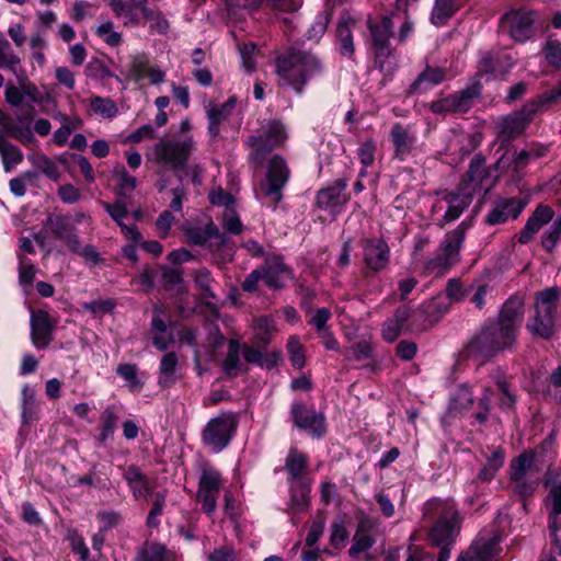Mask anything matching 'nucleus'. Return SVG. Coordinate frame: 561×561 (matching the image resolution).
<instances>
[{"label": "nucleus", "mask_w": 561, "mask_h": 561, "mask_svg": "<svg viewBox=\"0 0 561 561\" xmlns=\"http://www.w3.org/2000/svg\"><path fill=\"white\" fill-rule=\"evenodd\" d=\"M525 301L523 296L510 297L495 318L486 320L463 344L460 356L478 365L494 362L506 353L518 348V337L524 321Z\"/></svg>", "instance_id": "nucleus-1"}, {"label": "nucleus", "mask_w": 561, "mask_h": 561, "mask_svg": "<svg viewBox=\"0 0 561 561\" xmlns=\"http://www.w3.org/2000/svg\"><path fill=\"white\" fill-rule=\"evenodd\" d=\"M514 65L515 61L512 56L501 50L481 51L477 72L471 78L470 84L445 98L433 101L428 106L431 112L437 115L468 113L476 101L482 96L481 78L495 73L506 75Z\"/></svg>", "instance_id": "nucleus-2"}, {"label": "nucleus", "mask_w": 561, "mask_h": 561, "mask_svg": "<svg viewBox=\"0 0 561 561\" xmlns=\"http://www.w3.org/2000/svg\"><path fill=\"white\" fill-rule=\"evenodd\" d=\"M449 309L446 297L437 295L432 299L425 300L416 308L409 305L399 306L393 316L388 318L381 329L382 339L388 342H394L401 334L423 333L445 316Z\"/></svg>", "instance_id": "nucleus-3"}, {"label": "nucleus", "mask_w": 561, "mask_h": 561, "mask_svg": "<svg viewBox=\"0 0 561 561\" xmlns=\"http://www.w3.org/2000/svg\"><path fill=\"white\" fill-rule=\"evenodd\" d=\"M425 515L436 517L427 534L428 545L439 550L436 561H448L462 527L457 505L453 500H431L425 504Z\"/></svg>", "instance_id": "nucleus-4"}, {"label": "nucleus", "mask_w": 561, "mask_h": 561, "mask_svg": "<svg viewBox=\"0 0 561 561\" xmlns=\"http://www.w3.org/2000/svg\"><path fill=\"white\" fill-rule=\"evenodd\" d=\"M324 71V65L319 56L309 50L289 47L276 58V72L286 84L298 94L304 92L306 84Z\"/></svg>", "instance_id": "nucleus-5"}, {"label": "nucleus", "mask_w": 561, "mask_h": 561, "mask_svg": "<svg viewBox=\"0 0 561 561\" xmlns=\"http://www.w3.org/2000/svg\"><path fill=\"white\" fill-rule=\"evenodd\" d=\"M561 290L559 287H549L536 293L534 316L527 323V331L534 336L550 341L558 330L559 313L558 304Z\"/></svg>", "instance_id": "nucleus-6"}, {"label": "nucleus", "mask_w": 561, "mask_h": 561, "mask_svg": "<svg viewBox=\"0 0 561 561\" xmlns=\"http://www.w3.org/2000/svg\"><path fill=\"white\" fill-rule=\"evenodd\" d=\"M286 138L284 125L278 121H271L257 135H252L247 139L245 145L252 150L248 157L249 162L254 168H260L264 163L266 154L280 147Z\"/></svg>", "instance_id": "nucleus-7"}, {"label": "nucleus", "mask_w": 561, "mask_h": 561, "mask_svg": "<svg viewBox=\"0 0 561 561\" xmlns=\"http://www.w3.org/2000/svg\"><path fill=\"white\" fill-rule=\"evenodd\" d=\"M467 225L461 222L456 229L445 236L437 249L436 255L425 263L430 274H444L460 260V249L465 241Z\"/></svg>", "instance_id": "nucleus-8"}, {"label": "nucleus", "mask_w": 561, "mask_h": 561, "mask_svg": "<svg viewBox=\"0 0 561 561\" xmlns=\"http://www.w3.org/2000/svg\"><path fill=\"white\" fill-rule=\"evenodd\" d=\"M290 178V170L286 160L274 154L267 162L265 180L260 185L259 194L265 198L273 209H276L283 199V190Z\"/></svg>", "instance_id": "nucleus-9"}, {"label": "nucleus", "mask_w": 561, "mask_h": 561, "mask_svg": "<svg viewBox=\"0 0 561 561\" xmlns=\"http://www.w3.org/2000/svg\"><path fill=\"white\" fill-rule=\"evenodd\" d=\"M542 111H545V107L535 96L526 102L520 110L502 117L497 125L502 147L519 137L533 122L536 114Z\"/></svg>", "instance_id": "nucleus-10"}, {"label": "nucleus", "mask_w": 561, "mask_h": 561, "mask_svg": "<svg viewBox=\"0 0 561 561\" xmlns=\"http://www.w3.org/2000/svg\"><path fill=\"white\" fill-rule=\"evenodd\" d=\"M194 149L192 138L176 141L162 139L153 147L156 162L161 165L171 167L176 173L186 168L188 158Z\"/></svg>", "instance_id": "nucleus-11"}, {"label": "nucleus", "mask_w": 561, "mask_h": 561, "mask_svg": "<svg viewBox=\"0 0 561 561\" xmlns=\"http://www.w3.org/2000/svg\"><path fill=\"white\" fill-rule=\"evenodd\" d=\"M536 12L527 9H512L500 19V28L516 43H525L535 35Z\"/></svg>", "instance_id": "nucleus-12"}, {"label": "nucleus", "mask_w": 561, "mask_h": 561, "mask_svg": "<svg viewBox=\"0 0 561 561\" xmlns=\"http://www.w3.org/2000/svg\"><path fill=\"white\" fill-rule=\"evenodd\" d=\"M237 426L238 422L231 413H221L207 422L202 431V440L219 453L229 445Z\"/></svg>", "instance_id": "nucleus-13"}, {"label": "nucleus", "mask_w": 561, "mask_h": 561, "mask_svg": "<svg viewBox=\"0 0 561 561\" xmlns=\"http://www.w3.org/2000/svg\"><path fill=\"white\" fill-rule=\"evenodd\" d=\"M289 419L295 427L313 438H321L327 433L324 414L316 411L312 407H308L304 401L291 403Z\"/></svg>", "instance_id": "nucleus-14"}, {"label": "nucleus", "mask_w": 561, "mask_h": 561, "mask_svg": "<svg viewBox=\"0 0 561 561\" xmlns=\"http://www.w3.org/2000/svg\"><path fill=\"white\" fill-rule=\"evenodd\" d=\"M368 30L375 49V65L382 71L386 59L392 55L390 38L393 35V23L391 16L383 15L379 23L368 20Z\"/></svg>", "instance_id": "nucleus-15"}, {"label": "nucleus", "mask_w": 561, "mask_h": 561, "mask_svg": "<svg viewBox=\"0 0 561 561\" xmlns=\"http://www.w3.org/2000/svg\"><path fill=\"white\" fill-rule=\"evenodd\" d=\"M365 267L373 273L383 271L390 261V249L382 238H366L362 241Z\"/></svg>", "instance_id": "nucleus-16"}, {"label": "nucleus", "mask_w": 561, "mask_h": 561, "mask_svg": "<svg viewBox=\"0 0 561 561\" xmlns=\"http://www.w3.org/2000/svg\"><path fill=\"white\" fill-rule=\"evenodd\" d=\"M44 228L49 231L53 238L61 241L68 250L78 249L79 236L77 233V228L71 222L69 216L61 214H48L44 221Z\"/></svg>", "instance_id": "nucleus-17"}, {"label": "nucleus", "mask_w": 561, "mask_h": 561, "mask_svg": "<svg viewBox=\"0 0 561 561\" xmlns=\"http://www.w3.org/2000/svg\"><path fill=\"white\" fill-rule=\"evenodd\" d=\"M31 337L37 348H46L53 341L56 322L50 314L43 309L31 312Z\"/></svg>", "instance_id": "nucleus-18"}, {"label": "nucleus", "mask_w": 561, "mask_h": 561, "mask_svg": "<svg viewBox=\"0 0 561 561\" xmlns=\"http://www.w3.org/2000/svg\"><path fill=\"white\" fill-rule=\"evenodd\" d=\"M34 116L32 111H25L12 117L2 113V135L5 134L26 145L34 140L31 123Z\"/></svg>", "instance_id": "nucleus-19"}, {"label": "nucleus", "mask_w": 561, "mask_h": 561, "mask_svg": "<svg viewBox=\"0 0 561 561\" xmlns=\"http://www.w3.org/2000/svg\"><path fill=\"white\" fill-rule=\"evenodd\" d=\"M348 180L337 179L332 184L317 192L316 205L320 209H332L345 205L350 201V194L345 193Z\"/></svg>", "instance_id": "nucleus-20"}, {"label": "nucleus", "mask_w": 561, "mask_h": 561, "mask_svg": "<svg viewBox=\"0 0 561 561\" xmlns=\"http://www.w3.org/2000/svg\"><path fill=\"white\" fill-rule=\"evenodd\" d=\"M448 76V71L443 67H432L426 65L415 80L409 85L407 90V96L414 94H423L430 91L432 88L443 83Z\"/></svg>", "instance_id": "nucleus-21"}, {"label": "nucleus", "mask_w": 561, "mask_h": 561, "mask_svg": "<svg viewBox=\"0 0 561 561\" xmlns=\"http://www.w3.org/2000/svg\"><path fill=\"white\" fill-rule=\"evenodd\" d=\"M525 206V202L515 197L499 199L489 211L485 222L493 226L505 222L510 217L516 219L522 214Z\"/></svg>", "instance_id": "nucleus-22"}, {"label": "nucleus", "mask_w": 561, "mask_h": 561, "mask_svg": "<svg viewBox=\"0 0 561 561\" xmlns=\"http://www.w3.org/2000/svg\"><path fill=\"white\" fill-rule=\"evenodd\" d=\"M284 469L287 471V482L313 481L309 476V458L299 451L297 448L291 447L285 459Z\"/></svg>", "instance_id": "nucleus-23"}, {"label": "nucleus", "mask_w": 561, "mask_h": 561, "mask_svg": "<svg viewBox=\"0 0 561 561\" xmlns=\"http://www.w3.org/2000/svg\"><path fill=\"white\" fill-rule=\"evenodd\" d=\"M473 199L472 191H462L456 187L443 196V201L448 204V208L442 218L444 224L458 219L461 214L470 206Z\"/></svg>", "instance_id": "nucleus-24"}, {"label": "nucleus", "mask_w": 561, "mask_h": 561, "mask_svg": "<svg viewBox=\"0 0 561 561\" xmlns=\"http://www.w3.org/2000/svg\"><path fill=\"white\" fill-rule=\"evenodd\" d=\"M313 481L291 482L289 484V501L287 503L288 514H299L310 508V492Z\"/></svg>", "instance_id": "nucleus-25"}, {"label": "nucleus", "mask_w": 561, "mask_h": 561, "mask_svg": "<svg viewBox=\"0 0 561 561\" xmlns=\"http://www.w3.org/2000/svg\"><path fill=\"white\" fill-rule=\"evenodd\" d=\"M390 137L394 146L396 158L403 160L411 153L415 144V136L409 128L402 126L400 123H396L391 128Z\"/></svg>", "instance_id": "nucleus-26"}, {"label": "nucleus", "mask_w": 561, "mask_h": 561, "mask_svg": "<svg viewBox=\"0 0 561 561\" xmlns=\"http://www.w3.org/2000/svg\"><path fill=\"white\" fill-rule=\"evenodd\" d=\"M355 20L350 14L342 15L337 23L339 53L344 57H352L355 53L352 35V27L355 26Z\"/></svg>", "instance_id": "nucleus-27"}, {"label": "nucleus", "mask_w": 561, "mask_h": 561, "mask_svg": "<svg viewBox=\"0 0 561 561\" xmlns=\"http://www.w3.org/2000/svg\"><path fill=\"white\" fill-rule=\"evenodd\" d=\"M135 561H175V553L158 541H145L138 548Z\"/></svg>", "instance_id": "nucleus-28"}, {"label": "nucleus", "mask_w": 561, "mask_h": 561, "mask_svg": "<svg viewBox=\"0 0 561 561\" xmlns=\"http://www.w3.org/2000/svg\"><path fill=\"white\" fill-rule=\"evenodd\" d=\"M21 417L22 424L32 426L34 422L39 420L41 409L36 400L35 391L30 386H24L21 392Z\"/></svg>", "instance_id": "nucleus-29"}, {"label": "nucleus", "mask_w": 561, "mask_h": 561, "mask_svg": "<svg viewBox=\"0 0 561 561\" xmlns=\"http://www.w3.org/2000/svg\"><path fill=\"white\" fill-rule=\"evenodd\" d=\"M538 456V449L526 450L510 462V480L519 481L526 479V474L531 470Z\"/></svg>", "instance_id": "nucleus-30"}, {"label": "nucleus", "mask_w": 561, "mask_h": 561, "mask_svg": "<svg viewBox=\"0 0 561 561\" xmlns=\"http://www.w3.org/2000/svg\"><path fill=\"white\" fill-rule=\"evenodd\" d=\"M369 528V519L362 518L354 534L353 543L348 550V554L352 558H357L362 552L369 550L374 546L375 539L368 534Z\"/></svg>", "instance_id": "nucleus-31"}, {"label": "nucleus", "mask_w": 561, "mask_h": 561, "mask_svg": "<svg viewBox=\"0 0 561 561\" xmlns=\"http://www.w3.org/2000/svg\"><path fill=\"white\" fill-rule=\"evenodd\" d=\"M236 98H229L222 105L213 106L208 110V133L211 138H217L219 135V126L220 124L228 118L231 114V111L236 106Z\"/></svg>", "instance_id": "nucleus-32"}, {"label": "nucleus", "mask_w": 561, "mask_h": 561, "mask_svg": "<svg viewBox=\"0 0 561 561\" xmlns=\"http://www.w3.org/2000/svg\"><path fill=\"white\" fill-rule=\"evenodd\" d=\"M484 164H485V158L479 153L476 154L470 163L469 168L466 171V173L461 176L459 184L457 185L458 188L462 191H472L470 187L472 183H481L483 178L485 176L484 172Z\"/></svg>", "instance_id": "nucleus-33"}, {"label": "nucleus", "mask_w": 561, "mask_h": 561, "mask_svg": "<svg viewBox=\"0 0 561 561\" xmlns=\"http://www.w3.org/2000/svg\"><path fill=\"white\" fill-rule=\"evenodd\" d=\"M179 357L175 352L164 354L160 360L158 385L163 388H170L176 382V368Z\"/></svg>", "instance_id": "nucleus-34"}, {"label": "nucleus", "mask_w": 561, "mask_h": 561, "mask_svg": "<svg viewBox=\"0 0 561 561\" xmlns=\"http://www.w3.org/2000/svg\"><path fill=\"white\" fill-rule=\"evenodd\" d=\"M118 421L119 415L115 405H108L103 410L100 417V433L96 436L100 444H105L114 435Z\"/></svg>", "instance_id": "nucleus-35"}, {"label": "nucleus", "mask_w": 561, "mask_h": 561, "mask_svg": "<svg viewBox=\"0 0 561 561\" xmlns=\"http://www.w3.org/2000/svg\"><path fill=\"white\" fill-rule=\"evenodd\" d=\"M137 9L140 10L142 18L150 21V31L158 34H167L170 30V22L160 10H154L145 5V0H136Z\"/></svg>", "instance_id": "nucleus-36"}, {"label": "nucleus", "mask_w": 561, "mask_h": 561, "mask_svg": "<svg viewBox=\"0 0 561 561\" xmlns=\"http://www.w3.org/2000/svg\"><path fill=\"white\" fill-rule=\"evenodd\" d=\"M459 10L458 0H435L431 22L436 26L445 25Z\"/></svg>", "instance_id": "nucleus-37"}, {"label": "nucleus", "mask_w": 561, "mask_h": 561, "mask_svg": "<svg viewBox=\"0 0 561 561\" xmlns=\"http://www.w3.org/2000/svg\"><path fill=\"white\" fill-rule=\"evenodd\" d=\"M505 461V453L502 448L493 450L492 455L488 457L486 463L478 472L477 480L482 482H490L496 476V472L503 467Z\"/></svg>", "instance_id": "nucleus-38"}, {"label": "nucleus", "mask_w": 561, "mask_h": 561, "mask_svg": "<svg viewBox=\"0 0 561 561\" xmlns=\"http://www.w3.org/2000/svg\"><path fill=\"white\" fill-rule=\"evenodd\" d=\"M222 485L221 473L209 465H204L198 479V490L219 493Z\"/></svg>", "instance_id": "nucleus-39"}, {"label": "nucleus", "mask_w": 561, "mask_h": 561, "mask_svg": "<svg viewBox=\"0 0 561 561\" xmlns=\"http://www.w3.org/2000/svg\"><path fill=\"white\" fill-rule=\"evenodd\" d=\"M499 542L500 537L496 535L490 537L480 536L472 542L469 549L482 561H489L495 556Z\"/></svg>", "instance_id": "nucleus-40"}, {"label": "nucleus", "mask_w": 561, "mask_h": 561, "mask_svg": "<svg viewBox=\"0 0 561 561\" xmlns=\"http://www.w3.org/2000/svg\"><path fill=\"white\" fill-rule=\"evenodd\" d=\"M240 351H242L241 344L238 340L231 339L228 342V353L225 357L221 367L226 376L236 377L237 370L241 367Z\"/></svg>", "instance_id": "nucleus-41"}, {"label": "nucleus", "mask_w": 561, "mask_h": 561, "mask_svg": "<svg viewBox=\"0 0 561 561\" xmlns=\"http://www.w3.org/2000/svg\"><path fill=\"white\" fill-rule=\"evenodd\" d=\"M113 175L118 181L114 190L116 195L127 197L136 188V178L131 176L123 164H117L114 168Z\"/></svg>", "instance_id": "nucleus-42"}, {"label": "nucleus", "mask_w": 561, "mask_h": 561, "mask_svg": "<svg viewBox=\"0 0 561 561\" xmlns=\"http://www.w3.org/2000/svg\"><path fill=\"white\" fill-rule=\"evenodd\" d=\"M167 502V492L158 491L152 494L151 497V508L146 518V525L149 528H158L160 525V520L158 517L162 515L164 506Z\"/></svg>", "instance_id": "nucleus-43"}, {"label": "nucleus", "mask_w": 561, "mask_h": 561, "mask_svg": "<svg viewBox=\"0 0 561 561\" xmlns=\"http://www.w3.org/2000/svg\"><path fill=\"white\" fill-rule=\"evenodd\" d=\"M260 268L266 275H283L288 279L294 277L293 271L284 263L283 257L278 255L266 257L264 265Z\"/></svg>", "instance_id": "nucleus-44"}, {"label": "nucleus", "mask_w": 561, "mask_h": 561, "mask_svg": "<svg viewBox=\"0 0 561 561\" xmlns=\"http://www.w3.org/2000/svg\"><path fill=\"white\" fill-rule=\"evenodd\" d=\"M23 160L22 151L2 139V162L4 170L10 172L16 164Z\"/></svg>", "instance_id": "nucleus-45"}, {"label": "nucleus", "mask_w": 561, "mask_h": 561, "mask_svg": "<svg viewBox=\"0 0 561 561\" xmlns=\"http://www.w3.org/2000/svg\"><path fill=\"white\" fill-rule=\"evenodd\" d=\"M495 383L499 388V391L502 394L499 403L500 408L507 410L514 409L517 401V397L513 392L508 381L504 377H500L496 379Z\"/></svg>", "instance_id": "nucleus-46"}, {"label": "nucleus", "mask_w": 561, "mask_h": 561, "mask_svg": "<svg viewBox=\"0 0 561 561\" xmlns=\"http://www.w3.org/2000/svg\"><path fill=\"white\" fill-rule=\"evenodd\" d=\"M90 473L93 480V488L100 491H110L112 489L113 483L105 466L93 465Z\"/></svg>", "instance_id": "nucleus-47"}, {"label": "nucleus", "mask_w": 561, "mask_h": 561, "mask_svg": "<svg viewBox=\"0 0 561 561\" xmlns=\"http://www.w3.org/2000/svg\"><path fill=\"white\" fill-rule=\"evenodd\" d=\"M113 26L112 21H105L95 28V34L108 46L116 47L122 43L123 38L121 33L113 31Z\"/></svg>", "instance_id": "nucleus-48"}, {"label": "nucleus", "mask_w": 561, "mask_h": 561, "mask_svg": "<svg viewBox=\"0 0 561 561\" xmlns=\"http://www.w3.org/2000/svg\"><path fill=\"white\" fill-rule=\"evenodd\" d=\"M543 53L547 62L554 67H561V43L558 39L548 37L543 47Z\"/></svg>", "instance_id": "nucleus-49"}, {"label": "nucleus", "mask_w": 561, "mask_h": 561, "mask_svg": "<svg viewBox=\"0 0 561 561\" xmlns=\"http://www.w3.org/2000/svg\"><path fill=\"white\" fill-rule=\"evenodd\" d=\"M90 105L94 113L101 114L102 116L107 118L115 116L117 113L116 104L110 99L94 96L91 100Z\"/></svg>", "instance_id": "nucleus-50"}, {"label": "nucleus", "mask_w": 561, "mask_h": 561, "mask_svg": "<svg viewBox=\"0 0 561 561\" xmlns=\"http://www.w3.org/2000/svg\"><path fill=\"white\" fill-rule=\"evenodd\" d=\"M473 402L474 398L471 388L467 385L459 386L453 399L454 408L458 410H469L473 405Z\"/></svg>", "instance_id": "nucleus-51"}, {"label": "nucleus", "mask_w": 561, "mask_h": 561, "mask_svg": "<svg viewBox=\"0 0 561 561\" xmlns=\"http://www.w3.org/2000/svg\"><path fill=\"white\" fill-rule=\"evenodd\" d=\"M331 14L328 11H323L318 14L314 23L309 27L307 32V38L318 41L324 33L330 22Z\"/></svg>", "instance_id": "nucleus-52"}, {"label": "nucleus", "mask_w": 561, "mask_h": 561, "mask_svg": "<svg viewBox=\"0 0 561 561\" xmlns=\"http://www.w3.org/2000/svg\"><path fill=\"white\" fill-rule=\"evenodd\" d=\"M290 362L294 367L300 369L305 366L304 346L296 336H291L287 343Z\"/></svg>", "instance_id": "nucleus-53"}, {"label": "nucleus", "mask_w": 561, "mask_h": 561, "mask_svg": "<svg viewBox=\"0 0 561 561\" xmlns=\"http://www.w3.org/2000/svg\"><path fill=\"white\" fill-rule=\"evenodd\" d=\"M117 374L128 381L131 389H141L142 382L137 377V367L133 364H121L116 369Z\"/></svg>", "instance_id": "nucleus-54"}, {"label": "nucleus", "mask_w": 561, "mask_h": 561, "mask_svg": "<svg viewBox=\"0 0 561 561\" xmlns=\"http://www.w3.org/2000/svg\"><path fill=\"white\" fill-rule=\"evenodd\" d=\"M218 495L219 493L197 489L196 499L201 503L203 512L208 516H213L216 512Z\"/></svg>", "instance_id": "nucleus-55"}, {"label": "nucleus", "mask_w": 561, "mask_h": 561, "mask_svg": "<svg viewBox=\"0 0 561 561\" xmlns=\"http://www.w3.org/2000/svg\"><path fill=\"white\" fill-rule=\"evenodd\" d=\"M239 53L242 59V66L248 71L251 72L255 69V59L254 54L256 50V46L254 43H243L238 46Z\"/></svg>", "instance_id": "nucleus-56"}, {"label": "nucleus", "mask_w": 561, "mask_h": 561, "mask_svg": "<svg viewBox=\"0 0 561 561\" xmlns=\"http://www.w3.org/2000/svg\"><path fill=\"white\" fill-rule=\"evenodd\" d=\"M18 83L22 89H24L25 96H27L32 102H42V95L38 92L37 87L28 80L24 70H20V73L18 75Z\"/></svg>", "instance_id": "nucleus-57"}, {"label": "nucleus", "mask_w": 561, "mask_h": 561, "mask_svg": "<svg viewBox=\"0 0 561 561\" xmlns=\"http://www.w3.org/2000/svg\"><path fill=\"white\" fill-rule=\"evenodd\" d=\"M411 0H397L396 1V9L397 11H400L404 14V23L401 25L399 31V39L400 42H403L409 34L411 33L413 28V24L411 21H409V4ZM415 2L416 0H412Z\"/></svg>", "instance_id": "nucleus-58"}, {"label": "nucleus", "mask_w": 561, "mask_h": 561, "mask_svg": "<svg viewBox=\"0 0 561 561\" xmlns=\"http://www.w3.org/2000/svg\"><path fill=\"white\" fill-rule=\"evenodd\" d=\"M561 236V227L554 220L548 231L541 237V247L549 253H551L558 244Z\"/></svg>", "instance_id": "nucleus-59"}, {"label": "nucleus", "mask_w": 561, "mask_h": 561, "mask_svg": "<svg viewBox=\"0 0 561 561\" xmlns=\"http://www.w3.org/2000/svg\"><path fill=\"white\" fill-rule=\"evenodd\" d=\"M208 232V222L205 228L199 227H188L185 229V236L188 241L194 245L204 247L208 240H210V234Z\"/></svg>", "instance_id": "nucleus-60"}, {"label": "nucleus", "mask_w": 561, "mask_h": 561, "mask_svg": "<svg viewBox=\"0 0 561 561\" xmlns=\"http://www.w3.org/2000/svg\"><path fill=\"white\" fill-rule=\"evenodd\" d=\"M371 356H373V347H371V345L368 342H366V341H360V342L356 343L348 351V354L346 355V358L360 362V360H365V359L371 358Z\"/></svg>", "instance_id": "nucleus-61"}, {"label": "nucleus", "mask_w": 561, "mask_h": 561, "mask_svg": "<svg viewBox=\"0 0 561 561\" xmlns=\"http://www.w3.org/2000/svg\"><path fill=\"white\" fill-rule=\"evenodd\" d=\"M103 207L105 211L110 215V217L118 225L121 226L123 222V219L128 215L127 207L124 202L116 201L113 204L110 203H103Z\"/></svg>", "instance_id": "nucleus-62"}, {"label": "nucleus", "mask_w": 561, "mask_h": 561, "mask_svg": "<svg viewBox=\"0 0 561 561\" xmlns=\"http://www.w3.org/2000/svg\"><path fill=\"white\" fill-rule=\"evenodd\" d=\"M541 228V224L530 216L523 230L518 233V242L527 244Z\"/></svg>", "instance_id": "nucleus-63"}, {"label": "nucleus", "mask_w": 561, "mask_h": 561, "mask_svg": "<svg viewBox=\"0 0 561 561\" xmlns=\"http://www.w3.org/2000/svg\"><path fill=\"white\" fill-rule=\"evenodd\" d=\"M548 499L551 502L550 519L552 517L557 518L561 515V483L553 485V488L549 490Z\"/></svg>", "instance_id": "nucleus-64"}]
</instances>
